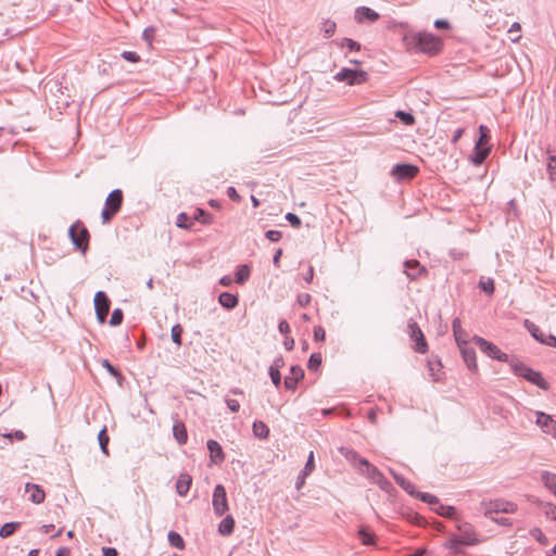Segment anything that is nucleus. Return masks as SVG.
<instances>
[{
  "label": "nucleus",
  "mask_w": 556,
  "mask_h": 556,
  "mask_svg": "<svg viewBox=\"0 0 556 556\" xmlns=\"http://www.w3.org/2000/svg\"><path fill=\"white\" fill-rule=\"evenodd\" d=\"M509 365L515 375L525 378L527 381L535 384L542 390H547L549 388V384L542 377L541 372L533 370L522 362L518 359H511Z\"/></svg>",
  "instance_id": "nucleus-1"
},
{
  "label": "nucleus",
  "mask_w": 556,
  "mask_h": 556,
  "mask_svg": "<svg viewBox=\"0 0 556 556\" xmlns=\"http://www.w3.org/2000/svg\"><path fill=\"white\" fill-rule=\"evenodd\" d=\"M416 47L425 53L435 54L441 50L442 41L430 33H419L414 37Z\"/></svg>",
  "instance_id": "nucleus-2"
},
{
  "label": "nucleus",
  "mask_w": 556,
  "mask_h": 556,
  "mask_svg": "<svg viewBox=\"0 0 556 556\" xmlns=\"http://www.w3.org/2000/svg\"><path fill=\"white\" fill-rule=\"evenodd\" d=\"M68 235L77 250L81 251L83 253L88 250L90 235L81 222L77 220L75 224H73L70 227Z\"/></svg>",
  "instance_id": "nucleus-3"
},
{
  "label": "nucleus",
  "mask_w": 556,
  "mask_h": 556,
  "mask_svg": "<svg viewBox=\"0 0 556 556\" xmlns=\"http://www.w3.org/2000/svg\"><path fill=\"white\" fill-rule=\"evenodd\" d=\"M123 203V192L119 189H115L109 193L104 208L101 213L103 224L111 222L114 215L121 210Z\"/></svg>",
  "instance_id": "nucleus-4"
},
{
  "label": "nucleus",
  "mask_w": 556,
  "mask_h": 556,
  "mask_svg": "<svg viewBox=\"0 0 556 556\" xmlns=\"http://www.w3.org/2000/svg\"><path fill=\"white\" fill-rule=\"evenodd\" d=\"M475 343L479 346V349L485 353L488 356L497 359L500 362L509 363L511 359L509 358L508 354L502 352L495 344L492 342L486 341L485 339L475 336L473 337Z\"/></svg>",
  "instance_id": "nucleus-5"
},
{
  "label": "nucleus",
  "mask_w": 556,
  "mask_h": 556,
  "mask_svg": "<svg viewBox=\"0 0 556 556\" xmlns=\"http://www.w3.org/2000/svg\"><path fill=\"white\" fill-rule=\"evenodd\" d=\"M367 78V73L359 70L342 68L334 75L338 81H346L349 85H359Z\"/></svg>",
  "instance_id": "nucleus-6"
},
{
  "label": "nucleus",
  "mask_w": 556,
  "mask_h": 556,
  "mask_svg": "<svg viewBox=\"0 0 556 556\" xmlns=\"http://www.w3.org/2000/svg\"><path fill=\"white\" fill-rule=\"evenodd\" d=\"M212 505L217 516H223L228 510V502L224 485L217 484L213 492Z\"/></svg>",
  "instance_id": "nucleus-7"
},
{
  "label": "nucleus",
  "mask_w": 556,
  "mask_h": 556,
  "mask_svg": "<svg viewBox=\"0 0 556 556\" xmlns=\"http://www.w3.org/2000/svg\"><path fill=\"white\" fill-rule=\"evenodd\" d=\"M94 309L98 320L103 324L108 317L111 302L103 291H98L94 295Z\"/></svg>",
  "instance_id": "nucleus-8"
},
{
  "label": "nucleus",
  "mask_w": 556,
  "mask_h": 556,
  "mask_svg": "<svg viewBox=\"0 0 556 556\" xmlns=\"http://www.w3.org/2000/svg\"><path fill=\"white\" fill-rule=\"evenodd\" d=\"M418 173V167L413 164H396L391 169V176L396 181L414 178Z\"/></svg>",
  "instance_id": "nucleus-9"
},
{
  "label": "nucleus",
  "mask_w": 556,
  "mask_h": 556,
  "mask_svg": "<svg viewBox=\"0 0 556 556\" xmlns=\"http://www.w3.org/2000/svg\"><path fill=\"white\" fill-rule=\"evenodd\" d=\"M408 330L410 338L415 341V351L421 354L426 353L428 350V345L425 340V336L419 326L417 325V323L410 320L408 323Z\"/></svg>",
  "instance_id": "nucleus-10"
},
{
  "label": "nucleus",
  "mask_w": 556,
  "mask_h": 556,
  "mask_svg": "<svg viewBox=\"0 0 556 556\" xmlns=\"http://www.w3.org/2000/svg\"><path fill=\"white\" fill-rule=\"evenodd\" d=\"M516 509H517V505L511 502L494 501V502H490L485 506L484 514H485V516L493 518V514H498V513L509 514V513H515Z\"/></svg>",
  "instance_id": "nucleus-11"
},
{
  "label": "nucleus",
  "mask_w": 556,
  "mask_h": 556,
  "mask_svg": "<svg viewBox=\"0 0 556 556\" xmlns=\"http://www.w3.org/2000/svg\"><path fill=\"white\" fill-rule=\"evenodd\" d=\"M458 529L462 533L451 540V547L455 552H459V545H473L477 543L475 533L471 530L465 529L463 531L460 527Z\"/></svg>",
  "instance_id": "nucleus-12"
},
{
  "label": "nucleus",
  "mask_w": 556,
  "mask_h": 556,
  "mask_svg": "<svg viewBox=\"0 0 556 556\" xmlns=\"http://www.w3.org/2000/svg\"><path fill=\"white\" fill-rule=\"evenodd\" d=\"M361 466L366 467V473L367 476L377 484H379L382 489H386L387 485L390 483L386 480L383 475L375 467L372 466L366 458L361 459Z\"/></svg>",
  "instance_id": "nucleus-13"
},
{
  "label": "nucleus",
  "mask_w": 556,
  "mask_h": 556,
  "mask_svg": "<svg viewBox=\"0 0 556 556\" xmlns=\"http://www.w3.org/2000/svg\"><path fill=\"white\" fill-rule=\"evenodd\" d=\"M404 273L410 280H415L421 275H426L427 269L418 261L408 260L404 262Z\"/></svg>",
  "instance_id": "nucleus-14"
},
{
  "label": "nucleus",
  "mask_w": 556,
  "mask_h": 556,
  "mask_svg": "<svg viewBox=\"0 0 556 556\" xmlns=\"http://www.w3.org/2000/svg\"><path fill=\"white\" fill-rule=\"evenodd\" d=\"M536 425L547 433L556 437V421L547 414L536 413Z\"/></svg>",
  "instance_id": "nucleus-15"
},
{
  "label": "nucleus",
  "mask_w": 556,
  "mask_h": 556,
  "mask_svg": "<svg viewBox=\"0 0 556 556\" xmlns=\"http://www.w3.org/2000/svg\"><path fill=\"white\" fill-rule=\"evenodd\" d=\"M304 370L300 366H292L290 368V375L285 378V388L288 390H294L298 382L303 379Z\"/></svg>",
  "instance_id": "nucleus-16"
},
{
  "label": "nucleus",
  "mask_w": 556,
  "mask_h": 556,
  "mask_svg": "<svg viewBox=\"0 0 556 556\" xmlns=\"http://www.w3.org/2000/svg\"><path fill=\"white\" fill-rule=\"evenodd\" d=\"M462 356L470 370L477 369L476 352L472 348L468 346V342L458 345Z\"/></svg>",
  "instance_id": "nucleus-17"
},
{
  "label": "nucleus",
  "mask_w": 556,
  "mask_h": 556,
  "mask_svg": "<svg viewBox=\"0 0 556 556\" xmlns=\"http://www.w3.org/2000/svg\"><path fill=\"white\" fill-rule=\"evenodd\" d=\"M207 448L210 451L211 462L214 464H220L225 459V455L220 444L215 440L207 441Z\"/></svg>",
  "instance_id": "nucleus-18"
},
{
  "label": "nucleus",
  "mask_w": 556,
  "mask_h": 556,
  "mask_svg": "<svg viewBox=\"0 0 556 556\" xmlns=\"http://www.w3.org/2000/svg\"><path fill=\"white\" fill-rule=\"evenodd\" d=\"M26 493H29L28 500L35 504H41L45 501V491L37 484L27 483L25 486Z\"/></svg>",
  "instance_id": "nucleus-19"
},
{
  "label": "nucleus",
  "mask_w": 556,
  "mask_h": 556,
  "mask_svg": "<svg viewBox=\"0 0 556 556\" xmlns=\"http://www.w3.org/2000/svg\"><path fill=\"white\" fill-rule=\"evenodd\" d=\"M355 18L358 23H363L365 21L375 22L379 18V14L370 8L359 7L356 9Z\"/></svg>",
  "instance_id": "nucleus-20"
},
{
  "label": "nucleus",
  "mask_w": 556,
  "mask_h": 556,
  "mask_svg": "<svg viewBox=\"0 0 556 556\" xmlns=\"http://www.w3.org/2000/svg\"><path fill=\"white\" fill-rule=\"evenodd\" d=\"M452 329L455 337V340L457 342V345H462L464 343H467V332L462 328L459 318H455L452 323Z\"/></svg>",
  "instance_id": "nucleus-21"
},
{
  "label": "nucleus",
  "mask_w": 556,
  "mask_h": 556,
  "mask_svg": "<svg viewBox=\"0 0 556 556\" xmlns=\"http://www.w3.org/2000/svg\"><path fill=\"white\" fill-rule=\"evenodd\" d=\"M541 481L556 496V473L544 470L541 472Z\"/></svg>",
  "instance_id": "nucleus-22"
},
{
  "label": "nucleus",
  "mask_w": 556,
  "mask_h": 556,
  "mask_svg": "<svg viewBox=\"0 0 556 556\" xmlns=\"http://www.w3.org/2000/svg\"><path fill=\"white\" fill-rule=\"evenodd\" d=\"M191 477L188 473H181L176 482V491L180 496H185L191 485Z\"/></svg>",
  "instance_id": "nucleus-23"
},
{
  "label": "nucleus",
  "mask_w": 556,
  "mask_h": 556,
  "mask_svg": "<svg viewBox=\"0 0 556 556\" xmlns=\"http://www.w3.org/2000/svg\"><path fill=\"white\" fill-rule=\"evenodd\" d=\"M235 519L232 516L227 515L218 525V533L224 536H228L233 532Z\"/></svg>",
  "instance_id": "nucleus-24"
},
{
  "label": "nucleus",
  "mask_w": 556,
  "mask_h": 556,
  "mask_svg": "<svg viewBox=\"0 0 556 556\" xmlns=\"http://www.w3.org/2000/svg\"><path fill=\"white\" fill-rule=\"evenodd\" d=\"M490 153V149L485 147L479 146V143H476L473 155L471 156V161L475 165L482 164L485 159L488 157Z\"/></svg>",
  "instance_id": "nucleus-25"
},
{
  "label": "nucleus",
  "mask_w": 556,
  "mask_h": 556,
  "mask_svg": "<svg viewBox=\"0 0 556 556\" xmlns=\"http://www.w3.org/2000/svg\"><path fill=\"white\" fill-rule=\"evenodd\" d=\"M218 302L223 307L231 309L238 305V298L229 292H223L218 296Z\"/></svg>",
  "instance_id": "nucleus-26"
},
{
  "label": "nucleus",
  "mask_w": 556,
  "mask_h": 556,
  "mask_svg": "<svg viewBox=\"0 0 556 556\" xmlns=\"http://www.w3.org/2000/svg\"><path fill=\"white\" fill-rule=\"evenodd\" d=\"M525 326L536 341H539L542 344L543 342H545L547 334H545L539 326L529 320L525 321Z\"/></svg>",
  "instance_id": "nucleus-27"
},
{
  "label": "nucleus",
  "mask_w": 556,
  "mask_h": 556,
  "mask_svg": "<svg viewBox=\"0 0 556 556\" xmlns=\"http://www.w3.org/2000/svg\"><path fill=\"white\" fill-rule=\"evenodd\" d=\"M173 434L176 441L182 445L188 440L186 427L182 422H176L173 427Z\"/></svg>",
  "instance_id": "nucleus-28"
},
{
  "label": "nucleus",
  "mask_w": 556,
  "mask_h": 556,
  "mask_svg": "<svg viewBox=\"0 0 556 556\" xmlns=\"http://www.w3.org/2000/svg\"><path fill=\"white\" fill-rule=\"evenodd\" d=\"M252 428L254 435L260 439H266L269 434V428L263 421H254Z\"/></svg>",
  "instance_id": "nucleus-29"
},
{
  "label": "nucleus",
  "mask_w": 556,
  "mask_h": 556,
  "mask_svg": "<svg viewBox=\"0 0 556 556\" xmlns=\"http://www.w3.org/2000/svg\"><path fill=\"white\" fill-rule=\"evenodd\" d=\"M192 220L200 222L203 225H210L213 220V217L203 208H197L192 216Z\"/></svg>",
  "instance_id": "nucleus-30"
},
{
  "label": "nucleus",
  "mask_w": 556,
  "mask_h": 556,
  "mask_svg": "<svg viewBox=\"0 0 556 556\" xmlns=\"http://www.w3.org/2000/svg\"><path fill=\"white\" fill-rule=\"evenodd\" d=\"M167 538H168L169 544L173 547H176L178 549L185 548V541L178 532L169 531Z\"/></svg>",
  "instance_id": "nucleus-31"
},
{
  "label": "nucleus",
  "mask_w": 556,
  "mask_h": 556,
  "mask_svg": "<svg viewBox=\"0 0 556 556\" xmlns=\"http://www.w3.org/2000/svg\"><path fill=\"white\" fill-rule=\"evenodd\" d=\"M20 526H21L20 522L4 523L0 529V536L8 538V536L12 535L20 528Z\"/></svg>",
  "instance_id": "nucleus-32"
},
{
  "label": "nucleus",
  "mask_w": 556,
  "mask_h": 556,
  "mask_svg": "<svg viewBox=\"0 0 556 556\" xmlns=\"http://www.w3.org/2000/svg\"><path fill=\"white\" fill-rule=\"evenodd\" d=\"M250 276V268L247 265H241L236 271V282L239 285L244 283Z\"/></svg>",
  "instance_id": "nucleus-33"
},
{
  "label": "nucleus",
  "mask_w": 556,
  "mask_h": 556,
  "mask_svg": "<svg viewBox=\"0 0 556 556\" xmlns=\"http://www.w3.org/2000/svg\"><path fill=\"white\" fill-rule=\"evenodd\" d=\"M98 441H99V445H100L102 453L104 455H109L108 444H109L110 438L106 433V428H103L102 430H100V432L98 434Z\"/></svg>",
  "instance_id": "nucleus-34"
},
{
  "label": "nucleus",
  "mask_w": 556,
  "mask_h": 556,
  "mask_svg": "<svg viewBox=\"0 0 556 556\" xmlns=\"http://www.w3.org/2000/svg\"><path fill=\"white\" fill-rule=\"evenodd\" d=\"M433 510L444 517H454L456 515V509L453 506H445L439 503L437 507H433Z\"/></svg>",
  "instance_id": "nucleus-35"
},
{
  "label": "nucleus",
  "mask_w": 556,
  "mask_h": 556,
  "mask_svg": "<svg viewBox=\"0 0 556 556\" xmlns=\"http://www.w3.org/2000/svg\"><path fill=\"white\" fill-rule=\"evenodd\" d=\"M358 538L364 545H372L375 543L374 533L369 532L367 529L362 528L358 531Z\"/></svg>",
  "instance_id": "nucleus-36"
},
{
  "label": "nucleus",
  "mask_w": 556,
  "mask_h": 556,
  "mask_svg": "<svg viewBox=\"0 0 556 556\" xmlns=\"http://www.w3.org/2000/svg\"><path fill=\"white\" fill-rule=\"evenodd\" d=\"M416 497L428 503L432 508L439 505V498L430 493L418 492L416 493Z\"/></svg>",
  "instance_id": "nucleus-37"
},
{
  "label": "nucleus",
  "mask_w": 556,
  "mask_h": 556,
  "mask_svg": "<svg viewBox=\"0 0 556 556\" xmlns=\"http://www.w3.org/2000/svg\"><path fill=\"white\" fill-rule=\"evenodd\" d=\"M395 117H397L403 124L410 126L415 124V117L413 114L399 110L395 112Z\"/></svg>",
  "instance_id": "nucleus-38"
},
{
  "label": "nucleus",
  "mask_w": 556,
  "mask_h": 556,
  "mask_svg": "<svg viewBox=\"0 0 556 556\" xmlns=\"http://www.w3.org/2000/svg\"><path fill=\"white\" fill-rule=\"evenodd\" d=\"M192 220V217H190L187 213H180L177 216L176 219V226L184 229H189L192 226V223H189Z\"/></svg>",
  "instance_id": "nucleus-39"
},
{
  "label": "nucleus",
  "mask_w": 556,
  "mask_h": 556,
  "mask_svg": "<svg viewBox=\"0 0 556 556\" xmlns=\"http://www.w3.org/2000/svg\"><path fill=\"white\" fill-rule=\"evenodd\" d=\"M546 167H547L549 180L555 181V179H556V156L555 155L548 156Z\"/></svg>",
  "instance_id": "nucleus-40"
},
{
  "label": "nucleus",
  "mask_w": 556,
  "mask_h": 556,
  "mask_svg": "<svg viewBox=\"0 0 556 556\" xmlns=\"http://www.w3.org/2000/svg\"><path fill=\"white\" fill-rule=\"evenodd\" d=\"M182 332H184V329H182L181 325L176 324L172 327V330H170L172 340L177 345H181Z\"/></svg>",
  "instance_id": "nucleus-41"
},
{
  "label": "nucleus",
  "mask_w": 556,
  "mask_h": 556,
  "mask_svg": "<svg viewBox=\"0 0 556 556\" xmlns=\"http://www.w3.org/2000/svg\"><path fill=\"white\" fill-rule=\"evenodd\" d=\"M123 317H124L123 311L121 308H115L111 315L110 325L111 326L121 325L123 321Z\"/></svg>",
  "instance_id": "nucleus-42"
},
{
  "label": "nucleus",
  "mask_w": 556,
  "mask_h": 556,
  "mask_svg": "<svg viewBox=\"0 0 556 556\" xmlns=\"http://www.w3.org/2000/svg\"><path fill=\"white\" fill-rule=\"evenodd\" d=\"M321 364V355L313 353L308 359V369L316 370Z\"/></svg>",
  "instance_id": "nucleus-43"
},
{
  "label": "nucleus",
  "mask_w": 556,
  "mask_h": 556,
  "mask_svg": "<svg viewBox=\"0 0 556 556\" xmlns=\"http://www.w3.org/2000/svg\"><path fill=\"white\" fill-rule=\"evenodd\" d=\"M479 132H480V137L476 143H479V146L483 147L484 144L488 143V140H489V129H488V127L481 125L479 127Z\"/></svg>",
  "instance_id": "nucleus-44"
},
{
  "label": "nucleus",
  "mask_w": 556,
  "mask_h": 556,
  "mask_svg": "<svg viewBox=\"0 0 556 556\" xmlns=\"http://www.w3.org/2000/svg\"><path fill=\"white\" fill-rule=\"evenodd\" d=\"M323 31L326 38L331 37L336 31V23L331 21H327L324 23Z\"/></svg>",
  "instance_id": "nucleus-45"
},
{
  "label": "nucleus",
  "mask_w": 556,
  "mask_h": 556,
  "mask_svg": "<svg viewBox=\"0 0 556 556\" xmlns=\"http://www.w3.org/2000/svg\"><path fill=\"white\" fill-rule=\"evenodd\" d=\"M342 46L346 47L350 51H359L361 50V45L357 41L350 39V38H344L342 40Z\"/></svg>",
  "instance_id": "nucleus-46"
},
{
  "label": "nucleus",
  "mask_w": 556,
  "mask_h": 556,
  "mask_svg": "<svg viewBox=\"0 0 556 556\" xmlns=\"http://www.w3.org/2000/svg\"><path fill=\"white\" fill-rule=\"evenodd\" d=\"M315 468V465H314V452L312 451L307 457V462L305 464V467L302 471H304V476H308L312 473V471L314 470Z\"/></svg>",
  "instance_id": "nucleus-47"
},
{
  "label": "nucleus",
  "mask_w": 556,
  "mask_h": 556,
  "mask_svg": "<svg viewBox=\"0 0 556 556\" xmlns=\"http://www.w3.org/2000/svg\"><path fill=\"white\" fill-rule=\"evenodd\" d=\"M531 535L541 544L545 545L547 543V539L541 529L534 528L531 530Z\"/></svg>",
  "instance_id": "nucleus-48"
},
{
  "label": "nucleus",
  "mask_w": 556,
  "mask_h": 556,
  "mask_svg": "<svg viewBox=\"0 0 556 556\" xmlns=\"http://www.w3.org/2000/svg\"><path fill=\"white\" fill-rule=\"evenodd\" d=\"M479 287L483 291H485L488 293H493V291H494V281L492 279H486V280L481 279L479 281Z\"/></svg>",
  "instance_id": "nucleus-49"
},
{
  "label": "nucleus",
  "mask_w": 556,
  "mask_h": 556,
  "mask_svg": "<svg viewBox=\"0 0 556 556\" xmlns=\"http://www.w3.org/2000/svg\"><path fill=\"white\" fill-rule=\"evenodd\" d=\"M268 374H269V376H270L271 382H273L276 387H279V386H280V383H281V375H280V370L269 368Z\"/></svg>",
  "instance_id": "nucleus-50"
},
{
  "label": "nucleus",
  "mask_w": 556,
  "mask_h": 556,
  "mask_svg": "<svg viewBox=\"0 0 556 556\" xmlns=\"http://www.w3.org/2000/svg\"><path fill=\"white\" fill-rule=\"evenodd\" d=\"M122 58L128 62L137 63L140 61V56L132 51H124Z\"/></svg>",
  "instance_id": "nucleus-51"
},
{
  "label": "nucleus",
  "mask_w": 556,
  "mask_h": 556,
  "mask_svg": "<svg viewBox=\"0 0 556 556\" xmlns=\"http://www.w3.org/2000/svg\"><path fill=\"white\" fill-rule=\"evenodd\" d=\"M520 31V24L519 23H514L510 28L508 29V33L510 35H514L516 34L515 36H511L510 39L516 42L520 39V35L518 34Z\"/></svg>",
  "instance_id": "nucleus-52"
},
{
  "label": "nucleus",
  "mask_w": 556,
  "mask_h": 556,
  "mask_svg": "<svg viewBox=\"0 0 556 556\" xmlns=\"http://www.w3.org/2000/svg\"><path fill=\"white\" fill-rule=\"evenodd\" d=\"M286 219L295 228L302 225L301 218L293 213H287Z\"/></svg>",
  "instance_id": "nucleus-53"
},
{
  "label": "nucleus",
  "mask_w": 556,
  "mask_h": 556,
  "mask_svg": "<svg viewBox=\"0 0 556 556\" xmlns=\"http://www.w3.org/2000/svg\"><path fill=\"white\" fill-rule=\"evenodd\" d=\"M311 295L308 293H300L298 295L296 302L301 307L307 306L311 303Z\"/></svg>",
  "instance_id": "nucleus-54"
},
{
  "label": "nucleus",
  "mask_w": 556,
  "mask_h": 556,
  "mask_svg": "<svg viewBox=\"0 0 556 556\" xmlns=\"http://www.w3.org/2000/svg\"><path fill=\"white\" fill-rule=\"evenodd\" d=\"M265 237L271 242H277L281 239L282 235L278 230H267Z\"/></svg>",
  "instance_id": "nucleus-55"
},
{
  "label": "nucleus",
  "mask_w": 556,
  "mask_h": 556,
  "mask_svg": "<svg viewBox=\"0 0 556 556\" xmlns=\"http://www.w3.org/2000/svg\"><path fill=\"white\" fill-rule=\"evenodd\" d=\"M326 338V331L321 326H316L314 328V339L315 341H324Z\"/></svg>",
  "instance_id": "nucleus-56"
},
{
  "label": "nucleus",
  "mask_w": 556,
  "mask_h": 556,
  "mask_svg": "<svg viewBox=\"0 0 556 556\" xmlns=\"http://www.w3.org/2000/svg\"><path fill=\"white\" fill-rule=\"evenodd\" d=\"M102 366L104 368H106V370L113 376V377H118L121 376L119 371L108 361V359H103L102 361Z\"/></svg>",
  "instance_id": "nucleus-57"
},
{
  "label": "nucleus",
  "mask_w": 556,
  "mask_h": 556,
  "mask_svg": "<svg viewBox=\"0 0 556 556\" xmlns=\"http://www.w3.org/2000/svg\"><path fill=\"white\" fill-rule=\"evenodd\" d=\"M225 402L232 413H237L240 409V404L237 400L227 397Z\"/></svg>",
  "instance_id": "nucleus-58"
},
{
  "label": "nucleus",
  "mask_w": 556,
  "mask_h": 556,
  "mask_svg": "<svg viewBox=\"0 0 556 556\" xmlns=\"http://www.w3.org/2000/svg\"><path fill=\"white\" fill-rule=\"evenodd\" d=\"M547 510L545 511L546 516H549L552 519L556 520V505L552 503L544 504Z\"/></svg>",
  "instance_id": "nucleus-59"
},
{
  "label": "nucleus",
  "mask_w": 556,
  "mask_h": 556,
  "mask_svg": "<svg viewBox=\"0 0 556 556\" xmlns=\"http://www.w3.org/2000/svg\"><path fill=\"white\" fill-rule=\"evenodd\" d=\"M278 330L281 334L287 336L290 332V326L287 320H280Z\"/></svg>",
  "instance_id": "nucleus-60"
},
{
  "label": "nucleus",
  "mask_w": 556,
  "mask_h": 556,
  "mask_svg": "<svg viewBox=\"0 0 556 556\" xmlns=\"http://www.w3.org/2000/svg\"><path fill=\"white\" fill-rule=\"evenodd\" d=\"M402 489L405 490L408 494L416 496L417 492L415 491V485L408 480L405 481Z\"/></svg>",
  "instance_id": "nucleus-61"
},
{
  "label": "nucleus",
  "mask_w": 556,
  "mask_h": 556,
  "mask_svg": "<svg viewBox=\"0 0 556 556\" xmlns=\"http://www.w3.org/2000/svg\"><path fill=\"white\" fill-rule=\"evenodd\" d=\"M346 458L351 462H358V464L361 465V459L363 457H361L355 451H349L346 454H345Z\"/></svg>",
  "instance_id": "nucleus-62"
},
{
  "label": "nucleus",
  "mask_w": 556,
  "mask_h": 556,
  "mask_svg": "<svg viewBox=\"0 0 556 556\" xmlns=\"http://www.w3.org/2000/svg\"><path fill=\"white\" fill-rule=\"evenodd\" d=\"M434 26L439 29H448L450 23L446 20H437Z\"/></svg>",
  "instance_id": "nucleus-63"
},
{
  "label": "nucleus",
  "mask_w": 556,
  "mask_h": 556,
  "mask_svg": "<svg viewBox=\"0 0 556 556\" xmlns=\"http://www.w3.org/2000/svg\"><path fill=\"white\" fill-rule=\"evenodd\" d=\"M103 556H118L117 551L114 547H103Z\"/></svg>",
  "instance_id": "nucleus-64"
}]
</instances>
